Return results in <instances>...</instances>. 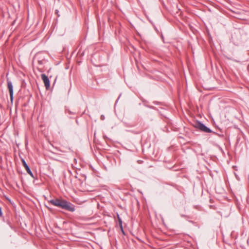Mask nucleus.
Masks as SVG:
<instances>
[{
	"label": "nucleus",
	"mask_w": 249,
	"mask_h": 249,
	"mask_svg": "<svg viewBox=\"0 0 249 249\" xmlns=\"http://www.w3.org/2000/svg\"><path fill=\"white\" fill-rule=\"evenodd\" d=\"M41 77L44 82L46 89H48L50 87V80L49 78L44 73L41 74Z\"/></svg>",
	"instance_id": "20e7f679"
},
{
	"label": "nucleus",
	"mask_w": 249,
	"mask_h": 249,
	"mask_svg": "<svg viewBox=\"0 0 249 249\" xmlns=\"http://www.w3.org/2000/svg\"><path fill=\"white\" fill-rule=\"evenodd\" d=\"M118 219H119V224H120V226L122 231L123 233V234H124V232L123 230V226H122V221L121 219L119 218V216H118Z\"/></svg>",
	"instance_id": "423d86ee"
},
{
	"label": "nucleus",
	"mask_w": 249,
	"mask_h": 249,
	"mask_svg": "<svg viewBox=\"0 0 249 249\" xmlns=\"http://www.w3.org/2000/svg\"><path fill=\"white\" fill-rule=\"evenodd\" d=\"M22 163L23 164V166L25 167L27 172L32 177L34 178L33 173L32 172L29 166L26 163L25 160L24 159L21 160Z\"/></svg>",
	"instance_id": "39448f33"
},
{
	"label": "nucleus",
	"mask_w": 249,
	"mask_h": 249,
	"mask_svg": "<svg viewBox=\"0 0 249 249\" xmlns=\"http://www.w3.org/2000/svg\"><path fill=\"white\" fill-rule=\"evenodd\" d=\"M195 126L205 133H212V130L199 121L196 123Z\"/></svg>",
	"instance_id": "f03ea898"
},
{
	"label": "nucleus",
	"mask_w": 249,
	"mask_h": 249,
	"mask_svg": "<svg viewBox=\"0 0 249 249\" xmlns=\"http://www.w3.org/2000/svg\"><path fill=\"white\" fill-rule=\"evenodd\" d=\"M101 119L102 120H104L105 119V116H104V115H102L101 116Z\"/></svg>",
	"instance_id": "0eeeda50"
},
{
	"label": "nucleus",
	"mask_w": 249,
	"mask_h": 249,
	"mask_svg": "<svg viewBox=\"0 0 249 249\" xmlns=\"http://www.w3.org/2000/svg\"><path fill=\"white\" fill-rule=\"evenodd\" d=\"M49 202L55 206L61 208L66 210L73 212L75 211V206L72 204L64 199H54Z\"/></svg>",
	"instance_id": "f257e3e1"
},
{
	"label": "nucleus",
	"mask_w": 249,
	"mask_h": 249,
	"mask_svg": "<svg viewBox=\"0 0 249 249\" xmlns=\"http://www.w3.org/2000/svg\"><path fill=\"white\" fill-rule=\"evenodd\" d=\"M7 87L9 91L10 97L11 102H13L14 98V91L13 86L12 82L9 79L7 80Z\"/></svg>",
	"instance_id": "7ed1b4c3"
},
{
	"label": "nucleus",
	"mask_w": 249,
	"mask_h": 249,
	"mask_svg": "<svg viewBox=\"0 0 249 249\" xmlns=\"http://www.w3.org/2000/svg\"><path fill=\"white\" fill-rule=\"evenodd\" d=\"M2 211H1V208L0 207V216H1L2 215Z\"/></svg>",
	"instance_id": "6e6552de"
}]
</instances>
